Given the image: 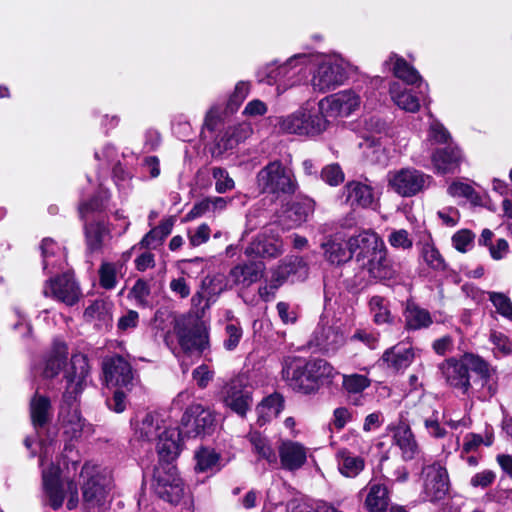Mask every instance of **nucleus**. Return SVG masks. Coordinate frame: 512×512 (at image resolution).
Wrapping results in <instances>:
<instances>
[{
    "mask_svg": "<svg viewBox=\"0 0 512 512\" xmlns=\"http://www.w3.org/2000/svg\"><path fill=\"white\" fill-rule=\"evenodd\" d=\"M104 377L108 386L129 388L134 380L130 363L122 356L116 355L105 360Z\"/></svg>",
    "mask_w": 512,
    "mask_h": 512,
    "instance_id": "obj_23",
    "label": "nucleus"
},
{
    "mask_svg": "<svg viewBox=\"0 0 512 512\" xmlns=\"http://www.w3.org/2000/svg\"><path fill=\"white\" fill-rule=\"evenodd\" d=\"M364 506L369 512H382L389 504V492L385 484L370 481L365 488Z\"/></svg>",
    "mask_w": 512,
    "mask_h": 512,
    "instance_id": "obj_38",
    "label": "nucleus"
},
{
    "mask_svg": "<svg viewBox=\"0 0 512 512\" xmlns=\"http://www.w3.org/2000/svg\"><path fill=\"white\" fill-rule=\"evenodd\" d=\"M256 184L260 192L276 198L292 195L298 189L293 170L279 160L269 162L257 173Z\"/></svg>",
    "mask_w": 512,
    "mask_h": 512,
    "instance_id": "obj_7",
    "label": "nucleus"
},
{
    "mask_svg": "<svg viewBox=\"0 0 512 512\" xmlns=\"http://www.w3.org/2000/svg\"><path fill=\"white\" fill-rule=\"evenodd\" d=\"M388 243L395 249L409 250L413 246V239L407 230L398 229L388 235Z\"/></svg>",
    "mask_w": 512,
    "mask_h": 512,
    "instance_id": "obj_60",
    "label": "nucleus"
},
{
    "mask_svg": "<svg viewBox=\"0 0 512 512\" xmlns=\"http://www.w3.org/2000/svg\"><path fill=\"white\" fill-rule=\"evenodd\" d=\"M389 127L385 121L378 117H371L364 122L363 141L359 146L363 149H380L383 146V138L388 136Z\"/></svg>",
    "mask_w": 512,
    "mask_h": 512,
    "instance_id": "obj_32",
    "label": "nucleus"
},
{
    "mask_svg": "<svg viewBox=\"0 0 512 512\" xmlns=\"http://www.w3.org/2000/svg\"><path fill=\"white\" fill-rule=\"evenodd\" d=\"M272 271L275 275L282 276L284 284L288 280L291 282L305 280L309 273V266L302 257L288 256Z\"/></svg>",
    "mask_w": 512,
    "mask_h": 512,
    "instance_id": "obj_31",
    "label": "nucleus"
},
{
    "mask_svg": "<svg viewBox=\"0 0 512 512\" xmlns=\"http://www.w3.org/2000/svg\"><path fill=\"white\" fill-rule=\"evenodd\" d=\"M314 58L313 63H317V68L313 73L311 85L315 91L324 93L334 90L346 81L348 63L340 55Z\"/></svg>",
    "mask_w": 512,
    "mask_h": 512,
    "instance_id": "obj_9",
    "label": "nucleus"
},
{
    "mask_svg": "<svg viewBox=\"0 0 512 512\" xmlns=\"http://www.w3.org/2000/svg\"><path fill=\"white\" fill-rule=\"evenodd\" d=\"M266 266L261 261H251L234 266L228 275V281L235 286L247 288L260 280Z\"/></svg>",
    "mask_w": 512,
    "mask_h": 512,
    "instance_id": "obj_27",
    "label": "nucleus"
},
{
    "mask_svg": "<svg viewBox=\"0 0 512 512\" xmlns=\"http://www.w3.org/2000/svg\"><path fill=\"white\" fill-rule=\"evenodd\" d=\"M387 181L388 186L398 195L412 197L429 186L431 176L414 168H402L390 171Z\"/></svg>",
    "mask_w": 512,
    "mask_h": 512,
    "instance_id": "obj_12",
    "label": "nucleus"
},
{
    "mask_svg": "<svg viewBox=\"0 0 512 512\" xmlns=\"http://www.w3.org/2000/svg\"><path fill=\"white\" fill-rule=\"evenodd\" d=\"M325 111L318 108L301 107L297 111L280 117L279 130L299 136L314 137L323 133L329 126Z\"/></svg>",
    "mask_w": 512,
    "mask_h": 512,
    "instance_id": "obj_8",
    "label": "nucleus"
},
{
    "mask_svg": "<svg viewBox=\"0 0 512 512\" xmlns=\"http://www.w3.org/2000/svg\"><path fill=\"white\" fill-rule=\"evenodd\" d=\"M197 472H215L221 469L220 455L212 448L201 447L194 455Z\"/></svg>",
    "mask_w": 512,
    "mask_h": 512,
    "instance_id": "obj_45",
    "label": "nucleus"
},
{
    "mask_svg": "<svg viewBox=\"0 0 512 512\" xmlns=\"http://www.w3.org/2000/svg\"><path fill=\"white\" fill-rule=\"evenodd\" d=\"M251 83L248 81H239L236 83L233 92L227 100V109L231 112L236 111L250 93Z\"/></svg>",
    "mask_w": 512,
    "mask_h": 512,
    "instance_id": "obj_55",
    "label": "nucleus"
},
{
    "mask_svg": "<svg viewBox=\"0 0 512 512\" xmlns=\"http://www.w3.org/2000/svg\"><path fill=\"white\" fill-rule=\"evenodd\" d=\"M393 433V444L398 447L402 458L406 461L415 459L420 448L412 432L410 425L402 420L391 428Z\"/></svg>",
    "mask_w": 512,
    "mask_h": 512,
    "instance_id": "obj_28",
    "label": "nucleus"
},
{
    "mask_svg": "<svg viewBox=\"0 0 512 512\" xmlns=\"http://www.w3.org/2000/svg\"><path fill=\"white\" fill-rule=\"evenodd\" d=\"M347 341L343 323L328 312L321 315L309 344L325 354H335Z\"/></svg>",
    "mask_w": 512,
    "mask_h": 512,
    "instance_id": "obj_10",
    "label": "nucleus"
},
{
    "mask_svg": "<svg viewBox=\"0 0 512 512\" xmlns=\"http://www.w3.org/2000/svg\"><path fill=\"white\" fill-rule=\"evenodd\" d=\"M80 478L84 512H107L110 508V492L113 487L111 470L86 462L81 469Z\"/></svg>",
    "mask_w": 512,
    "mask_h": 512,
    "instance_id": "obj_5",
    "label": "nucleus"
},
{
    "mask_svg": "<svg viewBox=\"0 0 512 512\" xmlns=\"http://www.w3.org/2000/svg\"><path fill=\"white\" fill-rule=\"evenodd\" d=\"M221 398L225 407L244 418L252 406V392L247 387L243 375L231 378L221 390Z\"/></svg>",
    "mask_w": 512,
    "mask_h": 512,
    "instance_id": "obj_13",
    "label": "nucleus"
},
{
    "mask_svg": "<svg viewBox=\"0 0 512 512\" xmlns=\"http://www.w3.org/2000/svg\"><path fill=\"white\" fill-rule=\"evenodd\" d=\"M284 252L283 242L272 228H265L245 249L247 257L277 258Z\"/></svg>",
    "mask_w": 512,
    "mask_h": 512,
    "instance_id": "obj_19",
    "label": "nucleus"
},
{
    "mask_svg": "<svg viewBox=\"0 0 512 512\" xmlns=\"http://www.w3.org/2000/svg\"><path fill=\"white\" fill-rule=\"evenodd\" d=\"M134 438L143 443L156 444L160 460H174L181 451V433L169 426L160 413H147L135 425Z\"/></svg>",
    "mask_w": 512,
    "mask_h": 512,
    "instance_id": "obj_4",
    "label": "nucleus"
},
{
    "mask_svg": "<svg viewBox=\"0 0 512 512\" xmlns=\"http://www.w3.org/2000/svg\"><path fill=\"white\" fill-rule=\"evenodd\" d=\"M490 341L494 345L493 353L495 357H505L512 353V342L501 332H492Z\"/></svg>",
    "mask_w": 512,
    "mask_h": 512,
    "instance_id": "obj_57",
    "label": "nucleus"
},
{
    "mask_svg": "<svg viewBox=\"0 0 512 512\" xmlns=\"http://www.w3.org/2000/svg\"><path fill=\"white\" fill-rule=\"evenodd\" d=\"M222 121L221 117V108L218 105H213L209 108V110L206 112L203 128L201 131V135L206 138L207 132H214L219 127L220 123Z\"/></svg>",
    "mask_w": 512,
    "mask_h": 512,
    "instance_id": "obj_61",
    "label": "nucleus"
},
{
    "mask_svg": "<svg viewBox=\"0 0 512 512\" xmlns=\"http://www.w3.org/2000/svg\"><path fill=\"white\" fill-rule=\"evenodd\" d=\"M462 160V151L454 143L436 149L431 156L435 172L442 175L455 173L459 169Z\"/></svg>",
    "mask_w": 512,
    "mask_h": 512,
    "instance_id": "obj_25",
    "label": "nucleus"
},
{
    "mask_svg": "<svg viewBox=\"0 0 512 512\" xmlns=\"http://www.w3.org/2000/svg\"><path fill=\"white\" fill-rule=\"evenodd\" d=\"M68 356V348L62 341H55L52 349L46 359L44 376L46 378H53L62 369Z\"/></svg>",
    "mask_w": 512,
    "mask_h": 512,
    "instance_id": "obj_43",
    "label": "nucleus"
},
{
    "mask_svg": "<svg viewBox=\"0 0 512 512\" xmlns=\"http://www.w3.org/2000/svg\"><path fill=\"white\" fill-rule=\"evenodd\" d=\"M212 176L215 180V190L218 193L223 194L234 189V180L224 168L214 167L212 169Z\"/></svg>",
    "mask_w": 512,
    "mask_h": 512,
    "instance_id": "obj_58",
    "label": "nucleus"
},
{
    "mask_svg": "<svg viewBox=\"0 0 512 512\" xmlns=\"http://www.w3.org/2000/svg\"><path fill=\"white\" fill-rule=\"evenodd\" d=\"M389 95L393 103L409 113H416L420 109V99L413 89L407 88L404 84L393 81L389 85Z\"/></svg>",
    "mask_w": 512,
    "mask_h": 512,
    "instance_id": "obj_36",
    "label": "nucleus"
},
{
    "mask_svg": "<svg viewBox=\"0 0 512 512\" xmlns=\"http://www.w3.org/2000/svg\"><path fill=\"white\" fill-rule=\"evenodd\" d=\"M424 495L430 502H436L445 497L449 488L448 474L440 464L428 466L425 470Z\"/></svg>",
    "mask_w": 512,
    "mask_h": 512,
    "instance_id": "obj_24",
    "label": "nucleus"
},
{
    "mask_svg": "<svg viewBox=\"0 0 512 512\" xmlns=\"http://www.w3.org/2000/svg\"><path fill=\"white\" fill-rule=\"evenodd\" d=\"M370 312L376 324H386L392 321L388 301L382 296H373L369 300Z\"/></svg>",
    "mask_w": 512,
    "mask_h": 512,
    "instance_id": "obj_52",
    "label": "nucleus"
},
{
    "mask_svg": "<svg viewBox=\"0 0 512 512\" xmlns=\"http://www.w3.org/2000/svg\"><path fill=\"white\" fill-rule=\"evenodd\" d=\"M361 97L354 90H343L319 101V107L328 117H348L359 109Z\"/></svg>",
    "mask_w": 512,
    "mask_h": 512,
    "instance_id": "obj_16",
    "label": "nucleus"
},
{
    "mask_svg": "<svg viewBox=\"0 0 512 512\" xmlns=\"http://www.w3.org/2000/svg\"><path fill=\"white\" fill-rule=\"evenodd\" d=\"M173 220H163L159 226L152 229L145 237L141 240L140 245L146 248L155 247L160 244L172 231Z\"/></svg>",
    "mask_w": 512,
    "mask_h": 512,
    "instance_id": "obj_51",
    "label": "nucleus"
},
{
    "mask_svg": "<svg viewBox=\"0 0 512 512\" xmlns=\"http://www.w3.org/2000/svg\"><path fill=\"white\" fill-rule=\"evenodd\" d=\"M321 179L330 186H338L344 181V173L338 164H329L321 170Z\"/></svg>",
    "mask_w": 512,
    "mask_h": 512,
    "instance_id": "obj_64",
    "label": "nucleus"
},
{
    "mask_svg": "<svg viewBox=\"0 0 512 512\" xmlns=\"http://www.w3.org/2000/svg\"><path fill=\"white\" fill-rule=\"evenodd\" d=\"M109 231L104 223L94 222L85 224V234L88 248L91 251L99 250Z\"/></svg>",
    "mask_w": 512,
    "mask_h": 512,
    "instance_id": "obj_49",
    "label": "nucleus"
},
{
    "mask_svg": "<svg viewBox=\"0 0 512 512\" xmlns=\"http://www.w3.org/2000/svg\"><path fill=\"white\" fill-rule=\"evenodd\" d=\"M417 410L423 417L424 427L429 436L436 439L446 436L447 432L440 423V414L437 410H432L429 414V409L424 404H420Z\"/></svg>",
    "mask_w": 512,
    "mask_h": 512,
    "instance_id": "obj_46",
    "label": "nucleus"
},
{
    "mask_svg": "<svg viewBox=\"0 0 512 512\" xmlns=\"http://www.w3.org/2000/svg\"><path fill=\"white\" fill-rule=\"evenodd\" d=\"M174 329L180 348L185 354H201L209 348V333L204 324L178 321Z\"/></svg>",
    "mask_w": 512,
    "mask_h": 512,
    "instance_id": "obj_15",
    "label": "nucleus"
},
{
    "mask_svg": "<svg viewBox=\"0 0 512 512\" xmlns=\"http://www.w3.org/2000/svg\"><path fill=\"white\" fill-rule=\"evenodd\" d=\"M119 157L120 155L116 147L111 143L104 144L94 152L95 160L98 161L99 165L104 169L121 164Z\"/></svg>",
    "mask_w": 512,
    "mask_h": 512,
    "instance_id": "obj_54",
    "label": "nucleus"
},
{
    "mask_svg": "<svg viewBox=\"0 0 512 512\" xmlns=\"http://www.w3.org/2000/svg\"><path fill=\"white\" fill-rule=\"evenodd\" d=\"M284 408V400L280 394L274 393L264 398L256 407L257 423L260 426L276 418Z\"/></svg>",
    "mask_w": 512,
    "mask_h": 512,
    "instance_id": "obj_41",
    "label": "nucleus"
},
{
    "mask_svg": "<svg viewBox=\"0 0 512 512\" xmlns=\"http://www.w3.org/2000/svg\"><path fill=\"white\" fill-rule=\"evenodd\" d=\"M247 439L259 461L263 460L272 466L278 465V450L276 451L270 438L258 431H251Z\"/></svg>",
    "mask_w": 512,
    "mask_h": 512,
    "instance_id": "obj_35",
    "label": "nucleus"
},
{
    "mask_svg": "<svg viewBox=\"0 0 512 512\" xmlns=\"http://www.w3.org/2000/svg\"><path fill=\"white\" fill-rule=\"evenodd\" d=\"M337 462L340 473L349 478L356 477L365 467V461L361 456L354 455L346 449L337 453Z\"/></svg>",
    "mask_w": 512,
    "mask_h": 512,
    "instance_id": "obj_44",
    "label": "nucleus"
},
{
    "mask_svg": "<svg viewBox=\"0 0 512 512\" xmlns=\"http://www.w3.org/2000/svg\"><path fill=\"white\" fill-rule=\"evenodd\" d=\"M321 248L324 258L331 264L340 265L353 257L348 241L341 234L329 237L321 244Z\"/></svg>",
    "mask_w": 512,
    "mask_h": 512,
    "instance_id": "obj_30",
    "label": "nucleus"
},
{
    "mask_svg": "<svg viewBox=\"0 0 512 512\" xmlns=\"http://www.w3.org/2000/svg\"><path fill=\"white\" fill-rule=\"evenodd\" d=\"M225 335L226 338L224 339L223 345L224 348L228 351L234 350L243 335L242 328L238 322H230L225 326Z\"/></svg>",
    "mask_w": 512,
    "mask_h": 512,
    "instance_id": "obj_59",
    "label": "nucleus"
},
{
    "mask_svg": "<svg viewBox=\"0 0 512 512\" xmlns=\"http://www.w3.org/2000/svg\"><path fill=\"white\" fill-rule=\"evenodd\" d=\"M108 198L109 193L101 184L99 187L98 194L96 196H94L89 201H81L79 205V214L81 218L87 220L88 214L90 212L102 210L105 207Z\"/></svg>",
    "mask_w": 512,
    "mask_h": 512,
    "instance_id": "obj_53",
    "label": "nucleus"
},
{
    "mask_svg": "<svg viewBox=\"0 0 512 512\" xmlns=\"http://www.w3.org/2000/svg\"><path fill=\"white\" fill-rule=\"evenodd\" d=\"M423 262L432 270L442 272L446 269V262L439 250L431 241L424 242L420 251Z\"/></svg>",
    "mask_w": 512,
    "mask_h": 512,
    "instance_id": "obj_48",
    "label": "nucleus"
},
{
    "mask_svg": "<svg viewBox=\"0 0 512 512\" xmlns=\"http://www.w3.org/2000/svg\"><path fill=\"white\" fill-rule=\"evenodd\" d=\"M30 415L36 438L32 436L26 437L24 445L31 451L32 456H35L37 453L33 446L39 447L44 503L53 510H58L62 507L65 498H67V509L74 510L79 504L78 485L73 479L61 478L60 466L50 461V457L54 452L53 441L42 438V433L46 431L47 424L51 418L49 398L35 394L30 402Z\"/></svg>",
    "mask_w": 512,
    "mask_h": 512,
    "instance_id": "obj_1",
    "label": "nucleus"
},
{
    "mask_svg": "<svg viewBox=\"0 0 512 512\" xmlns=\"http://www.w3.org/2000/svg\"><path fill=\"white\" fill-rule=\"evenodd\" d=\"M383 65L384 67H388L393 75L400 79L404 84L416 86L418 94L424 95L427 93L428 84L424 83L419 72L403 57L396 53H390Z\"/></svg>",
    "mask_w": 512,
    "mask_h": 512,
    "instance_id": "obj_20",
    "label": "nucleus"
},
{
    "mask_svg": "<svg viewBox=\"0 0 512 512\" xmlns=\"http://www.w3.org/2000/svg\"><path fill=\"white\" fill-rule=\"evenodd\" d=\"M43 293L68 306L74 305L80 297V289L73 274L65 272L61 276L50 278L45 282Z\"/></svg>",
    "mask_w": 512,
    "mask_h": 512,
    "instance_id": "obj_17",
    "label": "nucleus"
},
{
    "mask_svg": "<svg viewBox=\"0 0 512 512\" xmlns=\"http://www.w3.org/2000/svg\"><path fill=\"white\" fill-rule=\"evenodd\" d=\"M171 461L161 460L155 468L152 487L160 499L172 505H178L184 498L186 490L183 479Z\"/></svg>",
    "mask_w": 512,
    "mask_h": 512,
    "instance_id": "obj_11",
    "label": "nucleus"
},
{
    "mask_svg": "<svg viewBox=\"0 0 512 512\" xmlns=\"http://www.w3.org/2000/svg\"><path fill=\"white\" fill-rule=\"evenodd\" d=\"M253 129L249 122H242L236 125L228 126L224 131L216 136L214 153L222 154L223 152L233 149L240 142L245 141L252 134Z\"/></svg>",
    "mask_w": 512,
    "mask_h": 512,
    "instance_id": "obj_26",
    "label": "nucleus"
},
{
    "mask_svg": "<svg viewBox=\"0 0 512 512\" xmlns=\"http://www.w3.org/2000/svg\"><path fill=\"white\" fill-rule=\"evenodd\" d=\"M370 384L368 378L360 374L343 375V387L349 393H360Z\"/></svg>",
    "mask_w": 512,
    "mask_h": 512,
    "instance_id": "obj_63",
    "label": "nucleus"
},
{
    "mask_svg": "<svg viewBox=\"0 0 512 512\" xmlns=\"http://www.w3.org/2000/svg\"><path fill=\"white\" fill-rule=\"evenodd\" d=\"M112 308L111 301L97 299L85 309L84 318L97 328L108 327L112 322Z\"/></svg>",
    "mask_w": 512,
    "mask_h": 512,
    "instance_id": "obj_40",
    "label": "nucleus"
},
{
    "mask_svg": "<svg viewBox=\"0 0 512 512\" xmlns=\"http://www.w3.org/2000/svg\"><path fill=\"white\" fill-rule=\"evenodd\" d=\"M343 194L345 202L351 207H371L374 203L372 188L364 183L352 181L345 185Z\"/></svg>",
    "mask_w": 512,
    "mask_h": 512,
    "instance_id": "obj_37",
    "label": "nucleus"
},
{
    "mask_svg": "<svg viewBox=\"0 0 512 512\" xmlns=\"http://www.w3.org/2000/svg\"><path fill=\"white\" fill-rule=\"evenodd\" d=\"M403 317L407 330L426 329L433 323L430 312L410 300L406 302Z\"/></svg>",
    "mask_w": 512,
    "mask_h": 512,
    "instance_id": "obj_39",
    "label": "nucleus"
},
{
    "mask_svg": "<svg viewBox=\"0 0 512 512\" xmlns=\"http://www.w3.org/2000/svg\"><path fill=\"white\" fill-rule=\"evenodd\" d=\"M384 245L385 243L381 237L371 230H363L348 239V246L359 265L373 256Z\"/></svg>",
    "mask_w": 512,
    "mask_h": 512,
    "instance_id": "obj_22",
    "label": "nucleus"
},
{
    "mask_svg": "<svg viewBox=\"0 0 512 512\" xmlns=\"http://www.w3.org/2000/svg\"><path fill=\"white\" fill-rule=\"evenodd\" d=\"M489 300L493 303L497 312L502 316L512 319V302L508 296L499 292H489Z\"/></svg>",
    "mask_w": 512,
    "mask_h": 512,
    "instance_id": "obj_62",
    "label": "nucleus"
},
{
    "mask_svg": "<svg viewBox=\"0 0 512 512\" xmlns=\"http://www.w3.org/2000/svg\"><path fill=\"white\" fill-rule=\"evenodd\" d=\"M122 265L103 262L99 268V282L102 288L111 290L116 287L121 274Z\"/></svg>",
    "mask_w": 512,
    "mask_h": 512,
    "instance_id": "obj_50",
    "label": "nucleus"
},
{
    "mask_svg": "<svg viewBox=\"0 0 512 512\" xmlns=\"http://www.w3.org/2000/svg\"><path fill=\"white\" fill-rule=\"evenodd\" d=\"M306 360L292 358L285 362L282 370L283 378L295 391L310 394L317 391L316 382L306 372Z\"/></svg>",
    "mask_w": 512,
    "mask_h": 512,
    "instance_id": "obj_18",
    "label": "nucleus"
},
{
    "mask_svg": "<svg viewBox=\"0 0 512 512\" xmlns=\"http://www.w3.org/2000/svg\"><path fill=\"white\" fill-rule=\"evenodd\" d=\"M306 372L316 382L317 390L321 385L330 383L337 374L334 367L324 359H311L306 361Z\"/></svg>",
    "mask_w": 512,
    "mask_h": 512,
    "instance_id": "obj_42",
    "label": "nucleus"
},
{
    "mask_svg": "<svg viewBox=\"0 0 512 512\" xmlns=\"http://www.w3.org/2000/svg\"><path fill=\"white\" fill-rule=\"evenodd\" d=\"M314 61V55L306 53L295 54L283 63L273 61L257 71V80L259 83L275 86L276 93L280 96L304 80L308 66Z\"/></svg>",
    "mask_w": 512,
    "mask_h": 512,
    "instance_id": "obj_6",
    "label": "nucleus"
},
{
    "mask_svg": "<svg viewBox=\"0 0 512 512\" xmlns=\"http://www.w3.org/2000/svg\"><path fill=\"white\" fill-rule=\"evenodd\" d=\"M277 450L280 467L289 472L300 470L306 464L309 455V448L290 439L281 440Z\"/></svg>",
    "mask_w": 512,
    "mask_h": 512,
    "instance_id": "obj_21",
    "label": "nucleus"
},
{
    "mask_svg": "<svg viewBox=\"0 0 512 512\" xmlns=\"http://www.w3.org/2000/svg\"><path fill=\"white\" fill-rule=\"evenodd\" d=\"M43 271L51 274L62 270L66 264L65 249L50 238H45L41 244Z\"/></svg>",
    "mask_w": 512,
    "mask_h": 512,
    "instance_id": "obj_33",
    "label": "nucleus"
},
{
    "mask_svg": "<svg viewBox=\"0 0 512 512\" xmlns=\"http://www.w3.org/2000/svg\"><path fill=\"white\" fill-rule=\"evenodd\" d=\"M360 266L366 269L370 277L375 280H390L396 275V270L391 260L387 257V249L385 245L373 256L364 261Z\"/></svg>",
    "mask_w": 512,
    "mask_h": 512,
    "instance_id": "obj_29",
    "label": "nucleus"
},
{
    "mask_svg": "<svg viewBox=\"0 0 512 512\" xmlns=\"http://www.w3.org/2000/svg\"><path fill=\"white\" fill-rule=\"evenodd\" d=\"M414 359V351L411 347L398 344L387 349L381 358L386 368L393 372L403 371L408 368Z\"/></svg>",
    "mask_w": 512,
    "mask_h": 512,
    "instance_id": "obj_34",
    "label": "nucleus"
},
{
    "mask_svg": "<svg viewBox=\"0 0 512 512\" xmlns=\"http://www.w3.org/2000/svg\"><path fill=\"white\" fill-rule=\"evenodd\" d=\"M215 425L214 413L199 403L191 404L181 420V437H197L209 434Z\"/></svg>",
    "mask_w": 512,
    "mask_h": 512,
    "instance_id": "obj_14",
    "label": "nucleus"
},
{
    "mask_svg": "<svg viewBox=\"0 0 512 512\" xmlns=\"http://www.w3.org/2000/svg\"><path fill=\"white\" fill-rule=\"evenodd\" d=\"M314 201L310 198H304L293 202L286 211V217L291 220L293 225H299L305 222L314 212Z\"/></svg>",
    "mask_w": 512,
    "mask_h": 512,
    "instance_id": "obj_47",
    "label": "nucleus"
},
{
    "mask_svg": "<svg viewBox=\"0 0 512 512\" xmlns=\"http://www.w3.org/2000/svg\"><path fill=\"white\" fill-rule=\"evenodd\" d=\"M89 374L88 359L83 354H74L65 370L66 387L59 411V422L64 433L71 439L80 437L85 421L78 409V396L86 385Z\"/></svg>",
    "mask_w": 512,
    "mask_h": 512,
    "instance_id": "obj_3",
    "label": "nucleus"
},
{
    "mask_svg": "<svg viewBox=\"0 0 512 512\" xmlns=\"http://www.w3.org/2000/svg\"><path fill=\"white\" fill-rule=\"evenodd\" d=\"M351 342H360L365 347L374 350L379 345V333L368 328L356 329L350 337Z\"/></svg>",
    "mask_w": 512,
    "mask_h": 512,
    "instance_id": "obj_56",
    "label": "nucleus"
},
{
    "mask_svg": "<svg viewBox=\"0 0 512 512\" xmlns=\"http://www.w3.org/2000/svg\"><path fill=\"white\" fill-rule=\"evenodd\" d=\"M439 370L449 386L468 397L485 401L497 392L496 369L478 355L465 353L460 358L450 357L439 365Z\"/></svg>",
    "mask_w": 512,
    "mask_h": 512,
    "instance_id": "obj_2",
    "label": "nucleus"
}]
</instances>
